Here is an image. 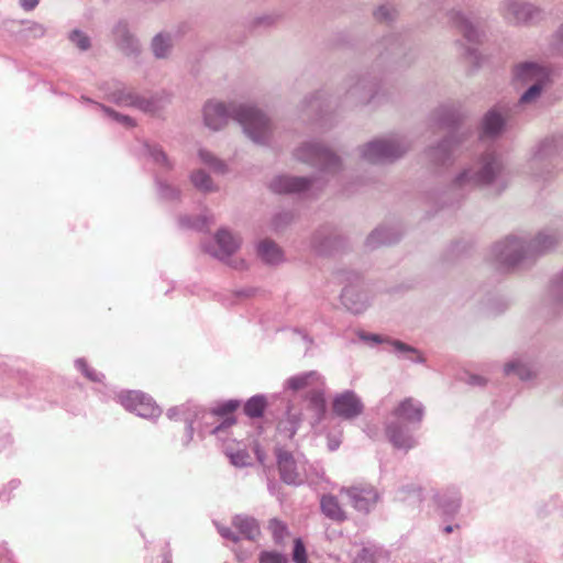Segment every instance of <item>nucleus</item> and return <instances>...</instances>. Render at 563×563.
<instances>
[{"label":"nucleus","instance_id":"nucleus-54","mask_svg":"<svg viewBox=\"0 0 563 563\" xmlns=\"http://www.w3.org/2000/svg\"><path fill=\"white\" fill-rule=\"evenodd\" d=\"M556 48L563 55V25L555 33Z\"/></svg>","mask_w":563,"mask_h":563},{"label":"nucleus","instance_id":"nucleus-4","mask_svg":"<svg viewBox=\"0 0 563 563\" xmlns=\"http://www.w3.org/2000/svg\"><path fill=\"white\" fill-rule=\"evenodd\" d=\"M409 145L399 139H379L365 144L360 151L364 161L372 164L388 163L401 157Z\"/></svg>","mask_w":563,"mask_h":563},{"label":"nucleus","instance_id":"nucleus-63","mask_svg":"<svg viewBox=\"0 0 563 563\" xmlns=\"http://www.w3.org/2000/svg\"><path fill=\"white\" fill-rule=\"evenodd\" d=\"M317 101H318V100H317L316 98H313V99L309 102V107H311L312 109L318 108V107H319V104H317Z\"/></svg>","mask_w":563,"mask_h":563},{"label":"nucleus","instance_id":"nucleus-33","mask_svg":"<svg viewBox=\"0 0 563 563\" xmlns=\"http://www.w3.org/2000/svg\"><path fill=\"white\" fill-rule=\"evenodd\" d=\"M504 371L506 375H516L521 380H528L533 377L531 368L518 360L507 363Z\"/></svg>","mask_w":563,"mask_h":563},{"label":"nucleus","instance_id":"nucleus-13","mask_svg":"<svg viewBox=\"0 0 563 563\" xmlns=\"http://www.w3.org/2000/svg\"><path fill=\"white\" fill-rule=\"evenodd\" d=\"M376 85L365 78H353L346 82L345 101L352 106L367 104L375 96Z\"/></svg>","mask_w":563,"mask_h":563},{"label":"nucleus","instance_id":"nucleus-42","mask_svg":"<svg viewBox=\"0 0 563 563\" xmlns=\"http://www.w3.org/2000/svg\"><path fill=\"white\" fill-rule=\"evenodd\" d=\"M258 561L260 563H289L286 555L272 551L261 552Z\"/></svg>","mask_w":563,"mask_h":563},{"label":"nucleus","instance_id":"nucleus-10","mask_svg":"<svg viewBox=\"0 0 563 563\" xmlns=\"http://www.w3.org/2000/svg\"><path fill=\"white\" fill-rule=\"evenodd\" d=\"M341 495H345L352 506L361 512L367 514L377 504L379 495L377 490L368 484H360L351 487H342Z\"/></svg>","mask_w":563,"mask_h":563},{"label":"nucleus","instance_id":"nucleus-24","mask_svg":"<svg viewBox=\"0 0 563 563\" xmlns=\"http://www.w3.org/2000/svg\"><path fill=\"white\" fill-rule=\"evenodd\" d=\"M321 510L325 517L333 521L346 520V512L342 509L338 498L333 495H324L320 501Z\"/></svg>","mask_w":563,"mask_h":563},{"label":"nucleus","instance_id":"nucleus-12","mask_svg":"<svg viewBox=\"0 0 563 563\" xmlns=\"http://www.w3.org/2000/svg\"><path fill=\"white\" fill-rule=\"evenodd\" d=\"M332 410L338 417L352 420L363 413L364 405L354 391L345 390L334 397Z\"/></svg>","mask_w":563,"mask_h":563},{"label":"nucleus","instance_id":"nucleus-46","mask_svg":"<svg viewBox=\"0 0 563 563\" xmlns=\"http://www.w3.org/2000/svg\"><path fill=\"white\" fill-rule=\"evenodd\" d=\"M238 407H239V401L229 400V401L216 407L212 412L216 416H227V415L233 412L234 410H236Z\"/></svg>","mask_w":563,"mask_h":563},{"label":"nucleus","instance_id":"nucleus-52","mask_svg":"<svg viewBox=\"0 0 563 563\" xmlns=\"http://www.w3.org/2000/svg\"><path fill=\"white\" fill-rule=\"evenodd\" d=\"M291 219H292V216L290 213H288V212L280 213V214L276 216V218L274 220L275 227L279 228L283 224H287L291 221Z\"/></svg>","mask_w":563,"mask_h":563},{"label":"nucleus","instance_id":"nucleus-40","mask_svg":"<svg viewBox=\"0 0 563 563\" xmlns=\"http://www.w3.org/2000/svg\"><path fill=\"white\" fill-rule=\"evenodd\" d=\"M268 528L276 542H280L287 532L286 525L276 518L269 520Z\"/></svg>","mask_w":563,"mask_h":563},{"label":"nucleus","instance_id":"nucleus-22","mask_svg":"<svg viewBox=\"0 0 563 563\" xmlns=\"http://www.w3.org/2000/svg\"><path fill=\"white\" fill-rule=\"evenodd\" d=\"M505 126V117L496 109H490L483 118L482 130L487 137L499 135Z\"/></svg>","mask_w":563,"mask_h":563},{"label":"nucleus","instance_id":"nucleus-47","mask_svg":"<svg viewBox=\"0 0 563 563\" xmlns=\"http://www.w3.org/2000/svg\"><path fill=\"white\" fill-rule=\"evenodd\" d=\"M375 554L368 548H362L354 558L353 563H374Z\"/></svg>","mask_w":563,"mask_h":563},{"label":"nucleus","instance_id":"nucleus-20","mask_svg":"<svg viewBox=\"0 0 563 563\" xmlns=\"http://www.w3.org/2000/svg\"><path fill=\"white\" fill-rule=\"evenodd\" d=\"M560 241L559 234L553 230L539 232L534 239L529 241L531 256L542 255L553 250Z\"/></svg>","mask_w":563,"mask_h":563},{"label":"nucleus","instance_id":"nucleus-26","mask_svg":"<svg viewBox=\"0 0 563 563\" xmlns=\"http://www.w3.org/2000/svg\"><path fill=\"white\" fill-rule=\"evenodd\" d=\"M257 253L265 263L271 265L278 264L283 261L282 250L271 240L262 241L258 244Z\"/></svg>","mask_w":563,"mask_h":563},{"label":"nucleus","instance_id":"nucleus-41","mask_svg":"<svg viewBox=\"0 0 563 563\" xmlns=\"http://www.w3.org/2000/svg\"><path fill=\"white\" fill-rule=\"evenodd\" d=\"M158 190H159L161 198H163L165 200L175 201L180 198V190L176 187L168 185V184L159 183Z\"/></svg>","mask_w":563,"mask_h":563},{"label":"nucleus","instance_id":"nucleus-29","mask_svg":"<svg viewBox=\"0 0 563 563\" xmlns=\"http://www.w3.org/2000/svg\"><path fill=\"white\" fill-rule=\"evenodd\" d=\"M300 422L301 413L288 410L286 417L278 423V432L288 439H292L298 430Z\"/></svg>","mask_w":563,"mask_h":563},{"label":"nucleus","instance_id":"nucleus-27","mask_svg":"<svg viewBox=\"0 0 563 563\" xmlns=\"http://www.w3.org/2000/svg\"><path fill=\"white\" fill-rule=\"evenodd\" d=\"M341 301L353 313H361L366 308L365 300L353 287H345L342 290Z\"/></svg>","mask_w":563,"mask_h":563},{"label":"nucleus","instance_id":"nucleus-7","mask_svg":"<svg viewBox=\"0 0 563 563\" xmlns=\"http://www.w3.org/2000/svg\"><path fill=\"white\" fill-rule=\"evenodd\" d=\"M492 254L498 263L506 267H514L521 261L532 257L529 242L516 235H509L496 243Z\"/></svg>","mask_w":563,"mask_h":563},{"label":"nucleus","instance_id":"nucleus-9","mask_svg":"<svg viewBox=\"0 0 563 563\" xmlns=\"http://www.w3.org/2000/svg\"><path fill=\"white\" fill-rule=\"evenodd\" d=\"M514 80L517 85H550L551 71L548 67L533 62H525L515 66Z\"/></svg>","mask_w":563,"mask_h":563},{"label":"nucleus","instance_id":"nucleus-43","mask_svg":"<svg viewBox=\"0 0 563 563\" xmlns=\"http://www.w3.org/2000/svg\"><path fill=\"white\" fill-rule=\"evenodd\" d=\"M69 38L81 51H87L90 47L89 37L78 30L73 31Z\"/></svg>","mask_w":563,"mask_h":563},{"label":"nucleus","instance_id":"nucleus-34","mask_svg":"<svg viewBox=\"0 0 563 563\" xmlns=\"http://www.w3.org/2000/svg\"><path fill=\"white\" fill-rule=\"evenodd\" d=\"M266 407V399L264 396H254L250 398L245 406L244 412L250 418H260L263 416Z\"/></svg>","mask_w":563,"mask_h":563},{"label":"nucleus","instance_id":"nucleus-8","mask_svg":"<svg viewBox=\"0 0 563 563\" xmlns=\"http://www.w3.org/2000/svg\"><path fill=\"white\" fill-rule=\"evenodd\" d=\"M109 100L120 107H133L144 113L154 114L162 109L157 96H144L132 88L122 87L109 93Z\"/></svg>","mask_w":563,"mask_h":563},{"label":"nucleus","instance_id":"nucleus-51","mask_svg":"<svg viewBox=\"0 0 563 563\" xmlns=\"http://www.w3.org/2000/svg\"><path fill=\"white\" fill-rule=\"evenodd\" d=\"M218 531L222 538L231 540L232 542H238L240 540L239 536L234 533L230 528L218 527Z\"/></svg>","mask_w":563,"mask_h":563},{"label":"nucleus","instance_id":"nucleus-59","mask_svg":"<svg viewBox=\"0 0 563 563\" xmlns=\"http://www.w3.org/2000/svg\"><path fill=\"white\" fill-rule=\"evenodd\" d=\"M255 454H256L257 461H258L262 465H264L265 454H264L263 450H262L260 446H256V448H255Z\"/></svg>","mask_w":563,"mask_h":563},{"label":"nucleus","instance_id":"nucleus-28","mask_svg":"<svg viewBox=\"0 0 563 563\" xmlns=\"http://www.w3.org/2000/svg\"><path fill=\"white\" fill-rule=\"evenodd\" d=\"M232 523L249 540H255L260 534V528L254 518L238 515Z\"/></svg>","mask_w":563,"mask_h":563},{"label":"nucleus","instance_id":"nucleus-62","mask_svg":"<svg viewBox=\"0 0 563 563\" xmlns=\"http://www.w3.org/2000/svg\"><path fill=\"white\" fill-rule=\"evenodd\" d=\"M556 288H558V292L563 291V273H562V276L560 277Z\"/></svg>","mask_w":563,"mask_h":563},{"label":"nucleus","instance_id":"nucleus-6","mask_svg":"<svg viewBox=\"0 0 563 563\" xmlns=\"http://www.w3.org/2000/svg\"><path fill=\"white\" fill-rule=\"evenodd\" d=\"M295 157L323 172L334 173L341 167L340 158L319 143H303L295 151Z\"/></svg>","mask_w":563,"mask_h":563},{"label":"nucleus","instance_id":"nucleus-23","mask_svg":"<svg viewBox=\"0 0 563 563\" xmlns=\"http://www.w3.org/2000/svg\"><path fill=\"white\" fill-rule=\"evenodd\" d=\"M399 234L394 229L380 227L375 229L366 239V245L369 249H375L380 245H388L396 242Z\"/></svg>","mask_w":563,"mask_h":563},{"label":"nucleus","instance_id":"nucleus-19","mask_svg":"<svg viewBox=\"0 0 563 563\" xmlns=\"http://www.w3.org/2000/svg\"><path fill=\"white\" fill-rule=\"evenodd\" d=\"M391 416L408 423H419L423 417V406L412 398H406L393 410Z\"/></svg>","mask_w":563,"mask_h":563},{"label":"nucleus","instance_id":"nucleus-58","mask_svg":"<svg viewBox=\"0 0 563 563\" xmlns=\"http://www.w3.org/2000/svg\"><path fill=\"white\" fill-rule=\"evenodd\" d=\"M339 445H340V440L339 439L329 438L328 446H329L330 451L336 450L339 448Z\"/></svg>","mask_w":563,"mask_h":563},{"label":"nucleus","instance_id":"nucleus-45","mask_svg":"<svg viewBox=\"0 0 563 563\" xmlns=\"http://www.w3.org/2000/svg\"><path fill=\"white\" fill-rule=\"evenodd\" d=\"M150 155L157 164L165 166L166 168H170L172 164L169 163L166 154L157 146H153L148 148Z\"/></svg>","mask_w":563,"mask_h":563},{"label":"nucleus","instance_id":"nucleus-3","mask_svg":"<svg viewBox=\"0 0 563 563\" xmlns=\"http://www.w3.org/2000/svg\"><path fill=\"white\" fill-rule=\"evenodd\" d=\"M501 169L500 158L494 152H486L454 176L450 185L451 190L464 194L488 185Z\"/></svg>","mask_w":563,"mask_h":563},{"label":"nucleus","instance_id":"nucleus-30","mask_svg":"<svg viewBox=\"0 0 563 563\" xmlns=\"http://www.w3.org/2000/svg\"><path fill=\"white\" fill-rule=\"evenodd\" d=\"M190 180L196 189L203 194L218 191V187L213 184L211 177L202 169H198L190 175Z\"/></svg>","mask_w":563,"mask_h":563},{"label":"nucleus","instance_id":"nucleus-35","mask_svg":"<svg viewBox=\"0 0 563 563\" xmlns=\"http://www.w3.org/2000/svg\"><path fill=\"white\" fill-rule=\"evenodd\" d=\"M309 406L314 410L316 415L320 419L325 411V400L323 386L317 387L309 393Z\"/></svg>","mask_w":563,"mask_h":563},{"label":"nucleus","instance_id":"nucleus-5","mask_svg":"<svg viewBox=\"0 0 563 563\" xmlns=\"http://www.w3.org/2000/svg\"><path fill=\"white\" fill-rule=\"evenodd\" d=\"M499 12L505 21L514 25H530L544 18V11L540 7L522 0H504Z\"/></svg>","mask_w":563,"mask_h":563},{"label":"nucleus","instance_id":"nucleus-44","mask_svg":"<svg viewBox=\"0 0 563 563\" xmlns=\"http://www.w3.org/2000/svg\"><path fill=\"white\" fill-rule=\"evenodd\" d=\"M292 560L295 563H307L306 548L301 539H296L294 542Z\"/></svg>","mask_w":563,"mask_h":563},{"label":"nucleus","instance_id":"nucleus-18","mask_svg":"<svg viewBox=\"0 0 563 563\" xmlns=\"http://www.w3.org/2000/svg\"><path fill=\"white\" fill-rule=\"evenodd\" d=\"M385 433L389 442L396 449L408 451L415 446V440L407 428L399 424L398 421H389L385 426Z\"/></svg>","mask_w":563,"mask_h":563},{"label":"nucleus","instance_id":"nucleus-61","mask_svg":"<svg viewBox=\"0 0 563 563\" xmlns=\"http://www.w3.org/2000/svg\"><path fill=\"white\" fill-rule=\"evenodd\" d=\"M232 266H234L235 268H242L244 267V261L243 260H240V261H233L232 263H230Z\"/></svg>","mask_w":563,"mask_h":563},{"label":"nucleus","instance_id":"nucleus-1","mask_svg":"<svg viewBox=\"0 0 563 563\" xmlns=\"http://www.w3.org/2000/svg\"><path fill=\"white\" fill-rule=\"evenodd\" d=\"M202 117L205 125L212 131L223 129L233 119L257 144H266L273 133L271 120L257 108L245 103L209 100L203 106Z\"/></svg>","mask_w":563,"mask_h":563},{"label":"nucleus","instance_id":"nucleus-64","mask_svg":"<svg viewBox=\"0 0 563 563\" xmlns=\"http://www.w3.org/2000/svg\"><path fill=\"white\" fill-rule=\"evenodd\" d=\"M129 42H130V46H131L132 49H136L137 48V45H136V43L134 42L133 38H129Z\"/></svg>","mask_w":563,"mask_h":563},{"label":"nucleus","instance_id":"nucleus-14","mask_svg":"<svg viewBox=\"0 0 563 563\" xmlns=\"http://www.w3.org/2000/svg\"><path fill=\"white\" fill-rule=\"evenodd\" d=\"M275 456L280 479L285 484L298 486L303 483V478L291 452L278 446L275 449Z\"/></svg>","mask_w":563,"mask_h":563},{"label":"nucleus","instance_id":"nucleus-15","mask_svg":"<svg viewBox=\"0 0 563 563\" xmlns=\"http://www.w3.org/2000/svg\"><path fill=\"white\" fill-rule=\"evenodd\" d=\"M450 21L468 43H481L484 33L481 30L479 24L471 20L466 14L459 10H452L450 12Z\"/></svg>","mask_w":563,"mask_h":563},{"label":"nucleus","instance_id":"nucleus-53","mask_svg":"<svg viewBox=\"0 0 563 563\" xmlns=\"http://www.w3.org/2000/svg\"><path fill=\"white\" fill-rule=\"evenodd\" d=\"M40 0H20V5L25 11H32L38 4Z\"/></svg>","mask_w":563,"mask_h":563},{"label":"nucleus","instance_id":"nucleus-25","mask_svg":"<svg viewBox=\"0 0 563 563\" xmlns=\"http://www.w3.org/2000/svg\"><path fill=\"white\" fill-rule=\"evenodd\" d=\"M563 145L562 137L545 139L538 147L533 156V164H540L547 158L558 154L561 146Z\"/></svg>","mask_w":563,"mask_h":563},{"label":"nucleus","instance_id":"nucleus-48","mask_svg":"<svg viewBox=\"0 0 563 563\" xmlns=\"http://www.w3.org/2000/svg\"><path fill=\"white\" fill-rule=\"evenodd\" d=\"M76 366L86 375L87 378H89L90 380H93V382H98L100 380V378L98 377V374L90 369L86 363V361L84 358H78L76 361Z\"/></svg>","mask_w":563,"mask_h":563},{"label":"nucleus","instance_id":"nucleus-32","mask_svg":"<svg viewBox=\"0 0 563 563\" xmlns=\"http://www.w3.org/2000/svg\"><path fill=\"white\" fill-rule=\"evenodd\" d=\"M172 49V38L168 35L157 34L152 41V51L156 58H166Z\"/></svg>","mask_w":563,"mask_h":563},{"label":"nucleus","instance_id":"nucleus-49","mask_svg":"<svg viewBox=\"0 0 563 563\" xmlns=\"http://www.w3.org/2000/svg\"><path fill=\"white\" fill-rule=\"evenodd\" d=\"M391 344H393L395 351L401 352V353L402 352H408V353H411V354H416L417 355V361L421 360L420 356L418 355V351L415 347H412L410 345H407L406 343H404L401 341H397V340L393 341ZM410 360L416 361V358H413V357H410Z\"/></svg>","mask_w":563,"mask_h":563},{"label":"nucleus","instance_id":"nucleus-38","mask_svg":"<svg viewBox=\"0 0 563 563\" xmlns=\"http://www.w3.org/2000/svg\"><path fill=\"white\" fill-rule=\"evenodd\" d=\"M398 11L390 4H384L376 9L374 16L379 22H391L397 18Z\"/></svg>","mask_w":563,"mask_h":563},{"label":"nucleus","instance_id":"nucleus-39","mask_svg":"<svg viewBox=\"0 0 563 563\" xmlns=\"http://www.w3.org/2000/svg\"><path fill=\"white\" fill-rule=\"evenodd\" d=\"M438 503L443 511L449 515L455 514L460 508V498L455 493L448 498L444 496L440 497Z\"/></svg>","mask_w":563,"mask_h":563},{"label":"nucleus","instance_id":"nucleus-2","mask_svg":"<svg viewBox=\"0 0 563 563\" xmlns=\"http://www.w3.org/2000/svg\"><path fill=\"white\" fill-rule=\"evenodd\" d=\"M461 118V114L450 107H441L434 112L435 124L453 132L435 146L427 148V158L433 166H450L455 162L457 152L470 135L468 130L459 128Z\"/></svg>","mask_w":563,"mask_h":563},{"label":"nucleus","instance_id":"nucleus-21","mask_svg":"<svg viewBox=\"0 0 563 563\" xmlns=\"http://www.w3.org/2000/svg\"><path fill=\"white\" fill-rule=\"evenodd\" d=\"M287 386L289 389H291L294 391H299V390H303V389L313 390L317 387H322L323 380L318 372L310 371V372L302 373V374L290 377L287 380Z\"/></svg>","mask_w":563,"mask_h":563},{"label":"nucleus","instance_id":"nucleus-50","mask_svg":"<svg viewBox=\"0 0 563 563\" xmlns=\"http://www.w3.org/2000/svg\"><path fill=\"white\" fill-rule=\"evenodd\" d=\"M231 462L235 466H245L247 465L249 455L244 451H239L234 454H231Z\"/></svg>","mask_w":563,"mask_h":563},{"label":"nucleus","instance_id":"nucleus-11","mask_svg":"<svg viewBox=\"0 0 563 563\" xmlns=\"http://www.w3.org/2000/svg\"><path fill=\"white\" fill-rule=\"evenodd\" d=\"M120 404L128 410L136 412L137 416L144 418L158 417L161 409L153 400L140 391H125L119 395Z\"/></svg>","mask_w":563,"mask_h":563},{"label":"nucleus","instance_id":"nucleus-57","mask_svg":"<svg viewBox=\"0 0 563 563\" xmlns=\"http://www.w3.org/2000/svg\"><path fill=\"white\" fill-rule=\"evenodd\" d=\"M31 30L35 33V35L42 36L44 35V27L38 23H33Z\"/></svg>","mask_w":563,"mask_h":563},{"label":"nucleus","instance_id":"nucleus-16","mask_svg":"<svg viewBox=\"0 0 563 563\" xmlns=\"http://www.w3.org/2000/svg\"><path fill=\"white\" fill-rule=\"evenodd\" d=\"M312 185L311 178L283 175L275 177L269 188L276 194H297L311 189Z\"/></svg>","mask_w":563,"mask_h":563},{"label":"nucleus","instance_id":"nucleus-55","mask_svg":"<svg viewBox=\"0 0 563 563\" xmlns=\"http://www.w3.org/2000/svg\"><path fill=\"white\" fill-rule=\"evenodd\" d=\"M465 55L468 56L471 59L474 60V63H478V53H477V49L475 47H466L465 48Z\"/></svg>","mask_w":563,"mask_h":563},{"label":"nucleus","instance_id":"nucleus-31","mask_svg":"<svg viewBox=\"0 0 563 563\" xmlns=\"http://www.w3.org/2000/svg\"><path fill=\"white\" fill-rule=\"evenodd\" d=\"M550 85H532L528 86L526 91L520 96L518 104L526 106H534L541 98L543 91Z\"/></svg>","mask_w":563,"mask_h":563},{"label":"nucleus","instance_id":"nucleus-36","mask_svg":"<svg viewBox=\"0 0 563 563\" xmlns=\"http://www.w3.org/2000/svg\"><path fill=\"white\" fill-rule=\"evenodd\" d=\"M200 161L208 165L213 172L223 174L227 168L225 164L217 158L212 153L207 150H199L198 152Z\"/></svg>","mask_w":563,"mask_h":563},{"label":"nucleus","instance_id":"nucleus-17","mask_svg":"<svg viewBox=\"0 0 563 563\" xmlns=\"http://www.w3.org/2000/svg\"><path fill=\"white\" fill-rule=\"evenodd\" d=\"M216 242L218 250L210 251V253L221 261L228 260L241 245V239L225 229H221L217 232ZM207 252H209V250H207Z\"/></svg>","mask_w":563,"mask_h":563},{"label":"nucleus","instance_id":"nucleus-56","mask_svg":"<svg viewBox=\"0 0 563 563\" xmlns=\"http://www.w3.org/2000/svg\"><path fill=\"white\" fill-rule=\"evenodd\" d=\"M234 423L233 418H227L221 424L212 430V433H218L222 428L230 427Z\"/></svg>","mask_w":563,"mask_h":563},{"label":"nucleus","instance_id":"nucleus-37","mask_svg":"<svg viewBox=\"0 0 563 563\" xmlns=\"http://www.w3.org/2000/svg\"><path fill=\"white\" fill-rule=\"evenodd\" d=\"M95 104L106 114L108 115L109 118L115 120L117 122L121 123L122 125L126 126V128H133L135 125V122L134 120L129 117V115H125V114H121L117 111H114L113 109L109 108V107H106L103 104H100V103H96Z\"/></svg>","mask_w":563,"mask_h":563},{"label":"nucleus","instance_id":"nucleus-60","mask_svg":"<svg viewBox=\"0 0 563 563\" xmlns=\"http://www.w3.org/2000/svg\"><path fill=\"white\" fill-rule=\"evenodd\" d=\"M363 340H371L372 342H375V343H380L383 342V340L380 339L379 335L377 334H371V335H362L361 336Z\"/></svg>","mask_w":563,"mask_h":563}]
</instances>
